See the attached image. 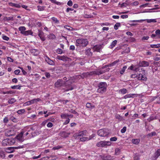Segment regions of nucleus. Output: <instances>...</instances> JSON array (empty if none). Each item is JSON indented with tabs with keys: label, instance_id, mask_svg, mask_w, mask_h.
I'll list each match as a JSON object with an SVG mask.
<instances>
[{
	"label": "nucleus",
	"instance_id": "nucleus-13",
	"mask_svg": "<svg viewBox=\"0 0 160 160\" xmlns=\"http://www.w3.org/2000/svg\"><path fill=\"white\" fill-rule=\"evenodd\" d=\"M38 35L42 41H44L45 38L44 33L42 31L38 30Z\"/></svg>",
	"mask_w": 160,
	"mask_h": 160
},
{
	"label": "nucleus",
	"instance_id": "nucleus-1",
	"mask_svg": "<svg viewBox=\"0 0 160 160\" xmlns=\"http://www.w3.org/2000/svg\"><path fill=\"white\" fill-rule=\"evenodd\" d=\"M107 84L106 82H101L98 85L97 92L102 94L105 92L107 90Z\"/></svg>",
	"mask_w": 160,
	"mask_h": 160
},
{
	"label": "nucleus",
	"instance_id": "nucleus-41",
	"mask_svg": "<svg viewBox=\"0 0 160 160\" xmlns=\"http://www.w3.org/2000/svg\"><path fill=\"white\" fill-rule=\"evenodd\" d=\"M32 32L31 30H28L25 31L24 34L25 35H32Z\"/></svg>",
	"mask_w": 160,
	"mask_h": 160
},
{
	"label": "nucleus",
	"instance_id": "nucleus-40",
	"mask_svg": "<svg viewBox=\"0 0 160 160\" xmlns=\"http://www.w3.org/2000/svg\"><path fill=\"white\" fill-rule=\"evenodd\" d=\"M16 101V100H15V99L13 98H12L10 99L9 100L8 102L9 104H12L15 102Z\"/></svg>",
	"mask_w": 160,
	"mask_h": 160
},
{
	"label": "nucleus",
	"instance_id": "nucleus-25",
	"mask_svg": "<svg viewBox=\"0 0 160 160\" xmlns=\"http://www.w3.org/2000/svg\"><path fill=\"white\" fill-rule=\"evenodd\" d=\"M115 118L118 119L119 121H123L124 120L123 118L119 114H117L115 116Z\"/></svg>",
	"mask_w": 160,
	"mask_h": 160
},
{
	"label": "nucleus",
	"instance_id": "nucleus-18",
	"mask_svg": "<svg viewBox=\"0 0 160 160\" xmlns=\"http://www.w3.org/2000/svg\"><path fill=\"white\" fill-rule=\"evenodd\" d=\"M62 67H58L54 68L55 72L57 73H60L62 71Z\"/></svg>",
	"mask_w": 160,
	"mask_h": 160
},
{
	"label": "nucleus",
	"instance_id": "nucleus-45",
	"mask_svg": "<svg viewBox=\"0 0 160 160\" xmlns=\"http://www.w3.org/2000/svg\"><path fill=\"white\" fill-rule=\"evenodd\" d=\"M25 112V110L24 109H21L18 110L17 111V113L19 114L23 113Z\"/></svg>",
	"mask_w": 160,
	"mask_h": 160
},
{
	"label": "nucleus",
	"instance_id": "nucleus-38",
	"mask_svg": "<svg viewBox=\"0 0 160 160\" xmlns=\"http://www.w3.org/2000/svg\"><path fill=\"white\" fill-rule=\"evenodd\" d=\"M10 6H11L12 7H15L16 8H19L21 7V6L20 5H19L18 4H15V3H10Z\"/></svg>",
	"mask_w": 160,
	"mask_h": 160
},
{
	"label": "nucleus",
	"instance_id": "nucleus-34",
	"mask_svg": "<svg viewBox=\"0 0 160 160\" xmlns=\"http://www.w3.org/2000/svg\"><path fill=\"white\" fill-rule=\"evenodd\" d=\"M45 8V6H37L38 10L40 11H44Z\"/></svg>",
	"mask_w": 160,
	"mask_h": 160
},
{
	"label": "nucleus",
	"instance_id": "nucleus-42",
	"mask_svg": "<svg viewBox=\"0 0 160 160\" xmlns=\"http://www.w3.org/2000/svg\"><path fill=\"white\" fill-rule=\"evenodd\" d=\"M127 68L126 66H124L122 68L120 72V73L121 74H123L125 72V70Z\"/></svg>",
	"mask_w": 160,
	"mask_h": 160
},
{
	"label": "nucleus",
	"instance_id": "nucleus-52",
	"mask_svg": "<svg viewBox=\"0 0 160 160\" xmlns=\"http://www.w3.org/2000/svg\"><path fill=\"white\" fill-rule=\"evenodd\" d=\"M10 119L14 122H15L17 121L16 118L12 116H11L10 117Z\"/></svg>",
	"mask_w": 160,
	"mask_h": 160
},
{
	"label": "nucleus",
	"instance_id": "nucleus-35",
	"mask_svg": "<svg viewBox=\"0 0 160 160\" xmlns=\"http://www.w3.org/2000/svg\"><path fill=\"white\" fill-rule=\"evenodd\" d=\"M32 130V128H27L26 129H25L24 130H25L27 131V132L25 134L26 136H27L28 134V132L31 131V130Z\"/></svg>",
	"mask_w": 160,
	"mask_h": 160
},
{
	"label": "nucleus",
	"instance_id": "nucleus-24",
	"mask_svg": "<svg viewBox=\"0 0 160 160\" xmlns=\"http://www.w3.org/2000/svg\"><path fill=\"white\" fill-rule=\"evenodd\" d=\"M86 107L87 108H89L91 109H92L94 108V106L93 104L89 102L87 103L86 104Z\"/></svg>",
	"mask_w": 160,
	"mask_h": 160
},
{
	"label": "nucleus",
	"instance_id": "nucleus-33",
	"mask_svg": "<svg viewBox=\"0 0 160 160\" xmlns=\"http://www.w3.org/2000/svg\"><path fill=\"white\" fill-rule=\"evenodd\" d=\"M21 87L22 86H21L20 85H14L13 86H12L11 87V88L12 89H17L20 90L21 89Z\"/></svg>",
	"mask_w": 160,
	"mask_h": 160
},
{
	"label": "nucleus",
	"instance_id": "nucleus-29",
	"mask_svg": "<svg viewBox=\"0 0 160 160\" xmlns=\"http://www.w3.org/2000/svg\"><path fill=\"white\" fill-rule=\"evenodd\" d=\"M117 42V41L116 40H115L112 42L109 46V48H113L116 45Z\"/></svg>",
	"mask_w": 160,
	"mask_h": 160
},
{
	"label": "nucleus",
	"instance_id": "nucleus-22",
	"mask_svg": "<svg viewBox=\"0 0 160 160\" xmlns=\"http://www.w3.org/2000/svg\"><path fill=\"white\" fill-rule=\"evenodd\" d=\"M5 157V153L2 150H0V158L4 159Z\"/></svg>",
	"mask_w": 160,
	"mask_h": 160
},
{
	"label": "nucleus",
	"instance_id": "nucleus-14",
	"mask_svg": "<svg viewBox=\"0 0 160 160\" xmlns=\"http://www.w3.org/2000/svg\"><path fill=\"white\" fill-rule=\"evenodd\" d=\"M60 135L64 138L68 137L70 134V132H67L65 131H62L59 133Z\"/></svg>",
	"mask_w": 160,
	"mask_h": 160
},
{
	"label": "nucleus",
	"instance_id": "nucleus-39",
	"mask_svg": "<svg viewBox=\"0 0 160 160\" xmlns=\"http://www.w3.org/2000/svg\"><path fill=\"white\" fill-rule=\"evenodd\" d=\"M14 93V92L12 91H8L7 92H2V94H13Z\"/></svg>",
	"mask_w": 160,
	"mask_h": 160
},
{
	"label": "nucleus",
	"instance_id": "nucleus-2",
	"mask_svg": "<svg viewBox=\"0 0 160 160\" xmlns=\"http://www.w3.org/2000/svg\"><path fill=\"white\" fill-rule=\"evenodd\" d=\"M88 42L86 39L79 38L76 41V45L79 47H85L88 44Z\"/></svg>",
	"mask_w": 160,
	"mask_h": 160
},
{
	"label": "nucleus",
	"instance_id": "nucleus-53",
	"mask_svg": "<svg viewBox=\"0 0 160 160\" xmlns=\"http://www.w3.org/2000/svg\"><path fill=\"white\" fill-rule=\"evenodd\" d=\"M57 52L59 54H61L62 53V50L60 48H58L57 49Z\"/></svg>",
	"mask_w": 160,
	"mask_h": 160
},
{
	"label": "nucleus",
	"instance_id": "nucleus-30",
	"mask_svg": "<svg viewBox=\"0 0 160 160\" xmlns=\"http://www.w3.org/2000/svg\"><path fill=\"white\" fill-rule=\"evenodd\" d=\"M140 142V140L139 139H132V142L135 144H137L139 143Z\"/></svg>",
	"mask_w": 160,
	"mask_h": 160
},
{
	"label": "nucleus",
	"instance_id": "nucleus-23",
	"mask_svg": "<svg viewBox=\"0 0 160 160\" xmlns=\"http://www.w3.org/2000/svg\"><path fill=\"white\" fill-rule=\"evenodd\" d=\"M87 132L86 130L83 131L82 132H79L77 136L78 137H83V136H85L86 135V133Z\"/></svg>",
	"mask_w": 160,
	"mask_h": 160
},
{
	"label": "nucleus",
	"instance_id": "nucleus-32",
	"mask_svg": "<svg viewBox=\"0 0 160 160\" xmlns=\"http://www.w3.org/2000/svg\"><path fill=\"white\" fill-rule=\"evenodd\" d=\"M51 19L53 21V22L56 24H59V21L58 19L54 17H52L51 18Z\"/></svg>",
	"mask_w": 160,
	"mask_h": 160
},
{
	"label": "nucleus",
	"instance_id": "nucleus-58",
	"mask_svg": "<svg viewBox=\"0 0 160 160\" xmlns=\"http://www.w3.org/2000/svg\"><path fill=\"white\" fill-rule=\"evenodd\" d=\"M117 140V138L115 137H112L110 139V140L111 141H116Z\"/></svg>",
	"mask_w": 160,
	"mask_h": 160
},
{
	"label": "nucleus",
	"instance_id": "nucleus-46",
	"mask_svg": "<svg viewBox=\"0 0 160 160\" xmlns=\"http://www.w3.org/2000/svg\"><path fill=\"white\" fill-rule=\"evenodd\" d=\"M151 47L152 48H159L160 47V44H152L151 45Z\"/></svg>",
	"mask_w": 160,
	"mask_h": 160
},
{
	"label": "nucleus",
	"instance_id": "nucleus-4",
	"mask_svg": "<svg viewBox=\"0 0 160 160\" xmlns=\"http://www.w3.org/2000/svg\"><path fill=\"white\" fill-rule=\"evenodd\" d=\"M15 142V141L13 139H6L2 141V144L4 146L11 145L13 144Z\"/></svg>",
	"mask_w": 160,
	"mask_h": 160
},
{
	"label": "nucleus",
	"instance_id": "nucleus-63",
	"mask_svg": "<svg viewBox=\"0 0 160 160\" xmlns=\"http://www.w3.org/2000/svg\"><path fill=\"white\" fill-rule=\"evenodd\" d=\"M149 38V36H143L142 37V40H147Z\"/></svg>",
	"mask_w": 160,
	"mask_h": 160
},
{
	"label": "nucleus",
	"instance_id": "nucleus-12",
	"mask_svg": "<svg viewBox=\"0 0 160 160\" xmlns=\"http://www.w3.org/2000/svg\"><path fill=\"white\" fill-rule=\"evenodd\" d=\"M149 65V63L145 61H143L139 62V65L140 67H146L148 66Z\"/></svg>",
	"mask_w": 160,
	"mask_h": 160
},
{
	"label": "nucleus",
	"instance_id": "nucleus-49",
	"mask_svg": "<svg viewBox=\"0 0 160 160\" xmlns=\"http://www.w3.org/2000/svg\"><path fill=\"white\" fill-rule=\"evenodd\" d=\"M64 28L69 31H72L73 29L72 28L67 25L65 26Z\"/></svg>",
	"mask_w": 160,
	"mask_h": 160
},
{
	"label": "nucleus",
	"instance_id": "nucleus-6",
	"mask_svg": "<svg viewBox=\"0 0 160 160\" xmlns=\"http://www.w3.org/2000/svg\"><path fill=\"white\" fill-rule=\"evenodd\" d=\"M24 147L23 145L20 146L18 147H9L5 149V152L8 153H11L13 152L14 151V149H18L21 148H23Z\"/></svg>",
	"mask_w": 160,
	"mask_h": 160
},
{
	"label": "nucleus",
	"instance_id": "nucleus-26",
	"mask_svg": "<svg viewBox=\"0 0 160 160\" xmlns=\"http://www.w3.org/2000/svg\"><path fill=\"white\" fill-rule=\"evenodd\" d=\"M19 30L21 32V33L24 34L25 30H26V28L24 26H21L19 27Z\"/></svg>",
	"mask_w": 160,
	"mask_h": 160
},
{
	"label": "nucleus",
	"instance_id": "nucleus-15",
	"mask_svg": "<svg viewBox=\"0 0 160 160\" xmlns=\"http://www.w3.org/2000/svg\"><path fill=\"white\" fill-rule=\"evenodd\" d=\"M158 119V115H152L150 116L149 118L147 120L149 122H150L153 120Z\"/></svg>",
	"mask_w": 160,
	"mask_h": 160
},
{
	"label": "nucleus",
	"instance_id": "nucleus-28",
	"mask_svg": "<svg viewBox=\"0 0 160 160\" xmlns=\"http://www.w3.org/2000/svg\"><path fill=\"white\" fill-rule=\"evenodd\" d=\"M68 113H63L61 115V117L62 119H67V118L68 117Z\"/></svg>",
	"mask_w": 160,
	"mask_h": 160
},
{
	"label": "nucleus",
	"instance_id": "nucleus-60",
	"mask_svg": "<svg viewBox=\"0 0 160 160\" xmlns=\"http://www.w3.org/2000/svg\"><path fill=\"white\" fill-rule=\"evenodd\" d=\"M69 112L73 114H77V112L74 110H73L72 109H70L69 110Z\"/></svg>",
	"mask_w": 160,
	"mask_h": 160
},
{
	"label": "nucleus",
	"instance_id": "nucleus-9",
	"mask_svg": "<svg viewBox=\"0 0 160 160\" xmlns=\"http://www.w3.org/2000/svg\"><path fill=\"white\" fill-rule=\"evenodd\" d=\"M103 48L102 45H97L94 46L92 49L94 51L100 52V51Z\"/></svg>",
	"mask_w": 160,
	"mask_h": 160
},
{
	"label": "nucleus",
	"instance_id": "nucleus-37",
	"mask_svg": "<svg viewBox=\"0 0 160 160\" xmlns=\"http://www.w3.org/2000/svg\"><path fill=\"white\" fill-rule=\"evenodd\" d=\"M13 17L11 16L9 17H5L4 18V20L5 21H8L10 20H13Z\"/></svg>",
	"mask_w": 160,
	"mask_h": 160
},
{
	"label": "nucleus",
	"instance_id": "nucleus-57",
	"mask_svg": "<svg viewBox=\"0 0 160 160\" xmlns=\"http://www.w3.org/2000/svg\"><path fill=\"white\" fill-rule=\"evenodd\" d=\"M2 38L3 40L6 41H8L9 39V38L6 36H3Z\"/></svg>",
	"mask_w": 160,
	"mask_h": 160
},
{
	"label": "nucleus",
	"instance_id": "nucleus-61",
	"mask_svg": "<svg viewBox=\"0 0 160 160\" xmlns=\"http://www.w3.org/2000/svg\"><path fill=\"white\" fill-rule=\"evenodd\" d=\"M139 4V2L138 1H135L132 3L131 4L133 6H136L138 5Z\"/></svg>",
	"mask_w": 160,
	"mask_h": 160
},
{
	"label": "nucleus",
	"instance_id": "nucleus-55",
	"mask_svg": "<svg viewBox=\"0 0 160 160\" xmlns=\"http://www.w3.org/2000/svg\"><path fill=\"white\" fill-rule=\"evenodd\" d=\"M70 119L69 118H68L63 123L64 125H67L70 122Z\"/></svg>",
	"mask_w": 160,
	"mask_h": 160
},
{
	"label": "nucleus",
	"instance_id": "nucleus-19",
	"mask_svg": "<svg viewBox=\"0 0 160 160\" xmlns=\"http://www.w3.org/2000/svg\"><path fill=\"white\" fill-rule=\"evenodd\" d=\"M45 61L49 65H53L54 63V62L51 60L48 57H46L45 58Z\"/></svg>",
	"mask_w": 160,
	"mask_h": 160
},
{
	"label": "nucleus",
	"instance_id": "nucleus-17",
	"mask_svg": "<svg viewBox=\"0 0 160 160\" xmlns=\"http://www.w3.org/2000/svg\"><path fill=\"white\" fill-rule=\"evenodd\" d=\"M23 133L21 132L20 134L17 135L16 137L17 139L21 142H22L24 141V139L23 137Z\"/></svg>",
	"mask_w": 160,
	"mask_h": 160
},
{
	"label": "nucleus",
	"instance_id": "nucleus-21",
	"mask_svg": "<svg viewBox=\"0 0 160 160\" xmlns=\"http://www.w3.org/2000/svg\"><path fill=\"white\" fill-rule=\"evenodd\" d=\"M31 52L35 56H37L39 54V51L37 49H31Z\"/></svg>",
	"mask_w": 160,
	"mask_h": 160
},
{
	"label": "nucleus",
	"instance_id": "nucleus-44",
	"mask_svg": "<svg viewBox=\"0 0 160 160\" xmlns=\"http://www.w3.org/2000/svg\"><path fill=\"white\" fill-rule=\"evenodd\" d=\"M119 92H120L122 94H125L127 93V90L125 88H123L120 89L119 91Z\"/></svg>",
	"mask_w": 160,
	"mask_h": 160
},
{
	"label": "nucleus",
	"instance_id": "nucleus-3",
	"mask_svg": "<svg viewBox=\"0 0 160 160\" xmlns=\"http://www.w3.org/2000/svg\"><path fill=\"white\" fill-rule=\"evenodd\" d=\"M105 72V71H102L101 70H97L96 71H93L89 72H87L86 73H84L82 75L83 76H81L82 78H83L86 77L88 75H100L102 74Z\"/></svg>",
	"mask_w": 160,
	"mask_h": 160
},
{
	"label": "nucleus",
	"instance_id": "nucleus-27",
	"mask_svg": "<svg viewBox=\"0 0 160 160\" xmlns=\"http://www.w3.org/2000/svg\"><path fill=\"white\" fill-rule=\"evenodd\" d=\"M155 159H156L160 156V148L157 150V151L155 153Z\"/></svg>",
	"mask_w": 160,
	"mask_h": 160
},
{
	"label": "nucleus",
	"instance_id": "nucleus-48",
	"mask_svg": "<svg viewBox=\"0 0 160 160\" xmlns=\"http://www.w3.org/2000/svg\"><path fill=\"white\" fill-rule=\"evenodd\" d=\"M145 21V19H141L139 20H134L130 21V22H140L142 21Z\"/></svg>",
	"mask_w": 160,
	"mask_h": 160
},
{
	"label": "nucleus",
	"instance_id": "nucleus-56",
	"mask_svg": "<svg viewBox=\"0 0 160 160\" xmlns=\"http://www.w3.org/2000/svg\"><path fill=\"white\" fill-rule=\"evenodd\" d=\"M126 131V127H124L121 130V132L122 133H124Z\"/></svg>",
	"mask_w": 160,
	"mask_h": 160
},
{
	"label": "nucleus",
	"instance_id": "nucleus-50",
	"mask_svg": "<svg viewBox=\"0 0 160 160\" xmlns=\"http://www.w3.org/2000/svg\"><path fill=\"white\" fill-rule=\"evenodd\" d=\"M156 135V133L155 132H152L151 133H149L148 134V136L150 137H152L153 136Z\"/></svg>",
	"mask_w": 160,
	"mask_h": 160
},
{
	"label": "nucleus",
	"instance_id": "nucleus-54",
	"mask_svg": "<svg viewBox=\"0 0 160 160\" xmlns=\"http://www.w3.org/2000/svg\"><path fill=\"white\" fill-rule=\"evenodd\" d=\"M62 146H56V147H54L52 148V149L54 150H58V149H59L62 148Z\"/></svg>",
	"mask_w": 160,
	"mask_h": 160
},
{
	"label": "nucleus",
	"instance_id": "nucleus-7",
	"mask_svg": "<svg viewBox=\"0 0 160 160\" xmlns=\"http://www.w3.org/2000/svg\"><path fill=\"white\" fill-rule=\"evenodd\" d=\"M65 84V82L63 81L62 79H59L55 82L54 85L55 87L58 88L63 86Z\"/></svg>",
	"mask_w": 160,
	"mask_h": 160
},
{
	"label": "nucleus",
	"instance_id": "nucleus-5",
	"mask_svg": "<svg viewBox=\"0 0 160 160\" xmlns=\"http://www.w3.org/2000/svg\"><path fill=\"white\" fill-rule=\"evenodd\" d=\"M97 133L100 137H105L108 135L109 132L107 129H102L99 130L98 131Z\"/></svg>",
	"mask_w": 160,
	"mask_h": 160
},
{
	"label": "nucleus",
	"instance_id": "nucleus-36",
	"mask_svg": "<svg viewBox=\"0 0 160 160\" xmlns=\"http://www.w3.org/2000/svg\"><path fill=\"white\" fill-rule=\"evenodd\" d=\"M120 149L118 148L115 149V155H119L120 152Z\"/></svg>",
	"mask_w": 160,
	"mask_h": 160
},
{
	"label": "nucleus",
	"instance_id": "nucleus-31",
	"mask_svg": "<svg viewBox=\"0 0 160 160\" xmlns=\"http://www.w3.org/2000/svg\"><path fill=\"white\" fill-rule=\"evenodd\" d=\"M48 38L49 39H55L56 38L55 36L52 33L49 34L48 35Z\"/></svg>",
	"mask_w": 160,
	"mask_h": 160
},
{
	"label": "nucleus",
	"instance_id": "nucleus-59",
	"mask_svg": "<svg viewBox=\"0 0 160 160\" xmlns=\"http://www.w3.org/2000/svg\"><path fill=\"white\" fill-rule=\"evenodd\" d=\"M53 125L51 122H49L47 124V126L48 128H51L52 127Z\"/></svg>",
	"mask_w": 160,
	"mask_h": 160
},
{
	"label": "nucleus",
	"instance_id": "nucleus-16",
	"mask_svg": "<svg viewBox=\"0 0 160 160\" xmlns=\"http://www.w3.org/2000/svg\"><path fill=\"white\" fill-rule=\"evenodd\" d=\"M14 135L13 131L11 130H9L5 132V135L6 136L10 137Z\"/></svg>",
	"mask_w": 160,
	"mask_h": 160
},
{
	"label": "nucleus",
	"instance_id": "nucleus-43",
	"mask_svg": "<svg viewBox=\"0 0 160 160\" xmlns=\"http://www.w3.org/2000/svg\"><path fill=\"white\" fill-rule=\"evenodd\" d=\"M146 20L148 23H150L151 22H156V20L155 19H147L145 20Z\"/></svg>",
	"mask_w": 160,
	"mask_h": 160
},
{
	"label": "nucleus",
	"instance_id": "nucleus-62",
	"mask_svg": "<svg viewBox=\"0 0 160 160\" xmlns=\"http://www.w3.org/2000/svg\"><path fill=\"white\" fill-rule=\"evenodd\" d=\"M139 70V68L138 67H136L134 66V68H133V71L135 72H137Z\"/></svg>",
	"mask_w": 160,
	"mask_h": 160
},
{
	"label": "nucleus",
	"instance_id": "nucleus-20",
	"mask_svg": "<svg viewBox=\"0 0 160 160\" xmlns=\"http://www.w3.org/2000/svg\"><path fill=\"white\" fill-rule=\"evenodd\" d=\"M98 147H104L105 146V141H103L98 142L96 144Z\"/></svg>",
	"mask_w": 160,
	"mask_h": 160
},
{
	"label": "nucleus",
	"instance_id": "nucleus-8",
	"mask_svg": "<svg viewBox=\"0 0 160 160\" xmlns=\"http://www.w3.org/2000/svg\"><path fill=\"white\" fill-rule=\"evenodd\" d=\"M101 158L103 160H113L114 159V156L110 155H102L100 156Z\"/></svg>",
	"mask_w": 160,
	"mask_h": 160
},
{
	"label": "nucleus",
	"instance_id": "nucleus-47",
	"mask_svg": "<svg viewBox=\"0 0 160 160\" xmlns=\"http://www.w3.org/2000/svg\"><path fill=\"white\" fill-rule=\"evenodd\" d=\"M120 26V23L119 22L117 23L114 26V29L115 30H117L119 27Z\"/></svg>",
	"mask_w": 160,
	"mask_h": 160
},
{
	"label": "nucleus",
	"instance_id": "nucleus-10",
	"mask_svg": "<svg viewBox=\"0 0 160 160\" xmlns=\"http://www.w3.org/2000/svg\"><path fill=\"white\" fill-rule=\"evenodd\" d=\"M143 74L139 73L138 77V79L139 80H142L143 81H146L147 78L145 75V71H143L142 73Z\"/></svg>",
	"mask_w": 160,
	"mask_h": 160
},
{
	"label": "nucleus",
	"instance_id": "nucleus-51",
	"mask_svg": "<svg viewBox=\"0 0 160 160\" xmlns=\"http://www.w3.org/2000/svg\"><path fill=\"white\" fill-rule=\"evenodd\" d=\"M88 137H81L80 138V140L81 141L84 142L88 141Z\"/></svg>",
	"mask_w": 160,
	"mask_h": 160
},
{
	"label": "nucleus",
	"instance_id": "nucleus-11",
	"mask_svg": "<svg viewBox=\"0 0 160 160\" xmlns=\"http://www.w3.org/2000/svg\"><path fill=\"white\" fill-rule=\"evenodd\" d=\"M57 59L59 60L62 61L64 62H66L69 61V58L65 56H58L56 58Z\"/></svg>",
	"mask_w": 160,
	"mask_h": 160
},
{
	"label": "nucleus",
	"instance_id": "nucleus-64",
	"mask_svg": "<svg viewBox=\"0 0 160 160\" xmlns=\"http://www.w3.org/2000/svg\"><path fill=\"white\" fill-rule=\"evenodd\" d=\"M67 4L69 6H72V1L70 0L68 2Z\"/></svg>",
	"mask_w": 160,
	"mask_h": 160
}]
</instances>
